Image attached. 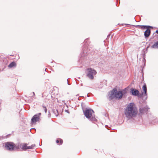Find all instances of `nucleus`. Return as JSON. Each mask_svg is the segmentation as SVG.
<instances>
[{"label":"nucleus","instance_id":"nucleus-1","mask_svg":"<svg viewBox=\"0 0 158 158\" xmlns=\"http://www.w3.org/2000/svg\"><path fill=\"white\" fill-rule=\"evenodd\" d=\"M137 113V109L133 102H131L128 104L124 111L125 114L128 119L135 118Z\"/></svg>","mask_w":158,"mask_h":158},{"label":"nucleus","instance_id":"nucleus-2","mask_svg":"<svg viewBox=\"0 0 158 158\" xmlns=\"http://www.w3.org/2000/svg\"><path fill=\"white\" fill-rule=\"evenodd\" d=\"M127 93V89L125 88L122 90L118 91L116 88H114L109 93V99L110 100L114 98L121 99L123 97H124Z\"/></svg>","mask_w":158,"mask_h":158},{"label":"nucleus","instance_id":"nucleus-3","mask_svg":"<svg viewBox=\"0 0 158 158\" xmlns=\"http://www.w3.org/2000/svg\"><path fill=\"white\" fill-rule=\"evenodd\" d=\"M84 115L85 117L89 120L91 121H96L97 119L95 118V115L93 113H94V110L89 109L86 108L85 111L83 110Z\"/></svg>","mask_w":158,"mask_h":158},{"label":"nucleus","instance_id":"nucleus-4","mask_svg":"<svg viewBox=\"0 0 158 158\" xmlns=\"http://www.w3.org/2000/svg\"><path fill=\"white\" fill-rule=\"evenodd\" d=\"M90 43L89 39H86L84 42V46L82 48L83 53L81 54V56H86L88 54V49L89 45Z\"/></svg>","mask_w":158,"mask_h":158},{"label":"nucleus","instance_id":"nucleus-5","mask_svg":"<svg viewBox=\"0 0 158 158\" xmlns=\"http://www.w3.org/2000/svg\"><path fill=\"white\" fill-rule=\"evenodd\" d=\"M5 148L7 150L14 151L15 148V144L12 142H8L4 143Z\"/></svg>","mask_w":158,"mask_h":158},{"label":"nucleus","instance_id":"nucleus-6","mask_svg":"<svg viewBox=\"0 0 158 158\" xmlns=\"http://www.w3.org/2000/svg\"><path fill=\"white\" fill-rule=\"evenodd\" d=\"M87 73V77L90 79H94V76L97 73L96 71L91 68L88 69Z\"/></svg>","mask_w":158,"mask_h":158},{"label":"nucleus","instance_id":"nucleus-7","mask_svg":"<svg viewBox=\"0 0 158 158\" xmlns=\"http://www.w3.org/2000/svg\"><path fill=\"white\" fill-rule=\"evenodd\" d=\"M40 120V118L36 115H35L31 118V123L32 124L36 123L37 122L39 121Z\"/></svg>","mask_w":158,"mask_h":158},{"label":"nucleus","instance_id":"nucleus-8","mask_svg":"<svg viewBox=\"0 0 158 158\" xmlns=\"http://www.w3.org/2000/svg\"><path fill=\"white\" fill-rule=\"evenodd\" d=\"M130 93L133 96H136L138 95L139 91L135 88H131L130 89Z\"/></svg>","mask_w":158,"mask_h":158},{"label":"nucleus","instance_id":"nucleus-9","mask_svg":"<svg viewBox=\"0 0 158 158\" xmlns=\"http://www.w3.org/2000/svg\"><path fill=\"white\" fill-rule=\"evenodd\" d=\"M133 26H134L136 28H139V29H144L147 28H152L153 27L151 26H148V25H133Z\"/></svg>","mask_w":158,"mask_h":158},{"label":"nucleus","instance_id":"nucleus-10","mask_svg":"<svg viewBox=\"0 0 158 158\" xmlns=\"http://www.w3.org/2000/svg\"><path fill=\"white\" fill-rule=\"evenodd\" d=\"M146 31L144 32V36L145 38H147L149 37L150 36L151 33V30L148 28H147Z\"/></svg>","mask_w":158,"mask_h":158},{"label":"nucleus","instance_id":"nucleus-11","mask_svg":"<svg viewBox=\"0 0 158 158\" xmlns=\"http://www.w3.org/2000/svg\"><path fill=\"white\" fill-rule=\"evenodd\" d=\"M149 109L147 106L140 107L139 108L140 113L141 114L146 113Z\"/></svg>","mask_w":158,"mask_h":158},{"label":"nucleus","instance_id":"nucleus-12","mask_svg":"<svg viewBox=\"0 0 158 158\" xmlns=\"http://www.w3.org/2000/svg\"><path fill=\"white\" fill-rule=\"evenodd\" d=\"M147 94H144L143 92H142V93H141V94L139 93V92L138 95H137V96H138L139 98H142V97H144V96H146V97L144 100H145L147 98Z\"/></svg>","mask_w":158,"mask_h":158},{"label":"nucleus","instance_id":"nucleus-13","mask_svg":"<svg viewBox=\"0 0 158 158\" xmlns=\"http://www.w3.org/2000/svg\"><path fill=\"white\" fill-rule=\"evenodd\" d=\"M16 66V64L14 61H13L10 64L8 65V67L10 68L15 67Z\"/></svg>","mask_w":158,"mask_h":158},{"label":"nucleus","instance_id":"nucleus-14","mask_svg":"<svg viewBox=\"0 0 158 158\" xmlns=\"http://www.w3.org/2000/svg\"><path fill=\"white\" fill-rule=\"evenodd\" d=\"M29 148H30V147H28V146H27V144L26 143H24L22 145L21 148L24 151H26Z\"/></svg>","mask_w":158,"mask_h":158},{"label":"nucleus","instance_id":"nucleus-15","mask_svg":"<svg viewBox=\"0 0 158 158\" xmlns=\"http://www.w3.org/2000/svg\"><path fill=\"white\" fill-rule=\"evenodd\" d=\"M142 89L143 90V92L144 94L147 95V88L146 84L144 83V85L142 87Z\"/></svg>","mask_w":158,"mask_h":158},{"label":"nucleus","instance_id":"nucleus-16","mask_svg":"<svg viewBox=\"0 0 158 158\" xmlns=\"http://www.w3.org/2000/svg\"><path fill=\"white\" fill-rule=\"evenodd\" d=\"M151 48H152L158 49V41L156 42Z\"/></svg>","mask_w":158,"mask_h":158},{"label":"nucleus","instance_id":"nucleus-17","mask_svg":"<svg viewBox=\"0 0 158 158\" xmlns=\"http://www.w3.org/2000/svg\"><path fill=\"white\" fill-rule=\"evenodd\" d=\"M56 143L59 145H61L63 142V140L60 138L58 139L56 141Z\"/></svg>","mask_w":158,"mask_h":158},{"label":"nucleus","instance_id":"nucleus-18","mask_svg":"<svg viewBox=\"0 0 158 158\" xmlns=\"http://www.w3.org/2000/svg\"><path fill=\"white\" fill-rule=\"evenodd\" d=\"M52 111L56 117L59 114L58 110L57 109H54L52 110Z\"/></svg>","mask_w":158,"mask_h":158},{"label":"nucleus","instance_id":"nucleus-19","mask_svg":"<svg viewBox=\"0 0 158 158\" xmlns=\"http://www.w3.org/2000/svg\"><path fill=\"white\" fill-rule=\"evenodd\" d=\"M157 123H158V118H154V120L150 122V124H155Z\"/></svg>","mask_w":158,"mask_h":158},{"label":"nucleus","instance_id":"nucleus-20","mask_svg":"<svg viewBox=\"0 0 158 158\" xmlns=\"http://www.w3.org/2000/svg\"><path fill=\"white\" fill-rule=\"evenodd\" d=\"M42 107L43 108V110H44L46 114L47 112V109L45 106L44 104L42 105Z\"/></svg>","mask_w":158,"mask_h":158},{"label":"nucleus","instance_id":"nucleus-21","mask_svg":"<svg viewBox=\"0 0 158 158\" xmlns=\"http://www.w3.org/2000/svg\"><path fill=\"white\" fill-rule=\"evenodd\" d=\"M35 146V144H32L30 146H28V147H30V148H28V149H33L34 147Z\"/></svg>","mask_w":158,"mask_h":158},{"label":"nucleus","instance_id":"nucleus-22","mask_svg":"<svg viewBox=\"0 0 158 158\" xmlns=\"http://www.w3.org/2000/svg\"><path fill=\"white\" fill-rule=\"evenodd\" d=\"M120 0H117L116 2V5L117 6H119V4L120 3Z\"/></svg>","mask_w":158,"mask_h":158},{"label":"nucleus","instance_id":"nucleus-23","mask_svg":"<svg viewBox=\"0 0 158 158\" xmlns=\"http://www.w3.org/2000/svg\"><path fill=\"white\" fill-rule=\"evenodd\" d=\"M15 148L17 149V151L19 150V146H15Z\"/></svg>","mask_w":158,"mask_h":158},{"label":"nucleus","instance_id":"nucleus-24","mask_svg":"<svg viewBox=\"0 0 158 158\" xmlns=\"http://www.w3.org/2000/svg\"><path fill=\"white\" fill-rule=\"evenodd\" d=\"M149 46H150V45H149L146 48V50H145V51H146L145 53H147V52H148V48L149 47ZM144 53H145V51L144 52Z\"/></svg>","mask_w":158,"mask_h":158},{"label":"nucleus","instance_id":"nucleus-25","mask_svg":"<svg viewBox=\"0 0 158 158\" xmlns=\"http://www.w3.org/2000/svg\"><path fill=\"white\" fill-rule=\"evenodd\" d=\"M41 113H39L38 114H36L35 115H36L37 116H38V117H40V116L41 115Z\"/></svg>","mask_w":158,"mask_h":158},{"label":"nucleus","instance_id":"nucleus-26","mask_svg":"<svg viewBox=\"0 0 158 158\" xmlns=\"http://www.w3.org/2000/svg\"><path fill=\"white\" fill-rule=\"evenodd\" d=\"M143 61L144 62V66H145V61H146V60H145V58L144 57Z\"/></svg>","mask_w":158,"mask_h":158},{"label":"nucleus","instance_id":"nucleus-27","mask_svg":"<svg viewBox=\"0 0 158 158\" xmlns=\"http://www.w3.org/2000/svg\"><path fill=\"white\" fill-rule=\"evenodd\" d=\"M32 93L33 94V95L32 96V97H33L35 99V94L34 92H32Z\"/></svg>","mask_w":158,"mask_h":158},{"label":"nucleus","instance_id":"nucleus-28","mask_svg":"<svg viewBox=\"0 0 158 158\" xmlns=\"http://www.w3.org/2000/svg\"><path fill=\"white\" fill-rule=\"evenodd\" d=\"M92 94L91 93H89L87 94V97H90V94Z\"/></svg>","mask_w":158,"mask_h":158},{"label":"nucleus","instance_id":"nucleus-29","mask_svg":"<svg viewBox=\"0 0 158 158\" xmlns=\"http://www.w3.org/2000/svg\"><path fill=\"white\" fill-rule=\"evenodd\" d=\"M48 113H49V114H48V116L49 118H50V117H51V114L50 113V111H48Z\"/></svg>","mask_w":158,"mask_h":158},{"label":"nucleus","instance_id":"nucleus-30","mask_svg":"<svg viewBox=\"0 0 158 158\" xmlns=\"http://www.w3.org/2000/svg\"><path fill=\"white\" fill-rule=\"evenodd\" d=\"M155 33H157L158 34V29L156 30L155 31Z\"/></svg>","mask_w":158,"mask_h":158},{"label":"nucleus","instance_id":"nucleus-31","mask_svg":"<svg viewBox=\"0 0 158 158\" xmlns=\"http://www.w3.org/2000/svg\"><path fill=\"white\" fill-rule=\"evenodd\" d=\"M65 111L66 112H67L69 113V112L68 110H65Z\"/></svg>","mask_w":158,"mask_h":158},{"label":"nucleus","instance_id":"nucleus-32","mask_svg":"<svg viewBox=\"0 0 158 158\" xmlns=\"http://www.w3.org/2000/svg\"><path fill=\"white\" fill-rule=\"evenodd\" d=\"M67 84H68V85H70V84H69V82H68V79H67Z\"/></svg>","mask_w":158,"mask_h":158},{"label":"nucleus","instance_id":"nucleus-33","mask_svg":"<svg viewBox=\"0 0 158 158\" xmlns=\"http://www.w3.org/2000/svg\"><path fill=\"white\" fill-rule=\"evenodd\" d=\"M76 82L77 84H78V82L77 81H76Z\"/></svg>","mask_w":158,"mask_h":158},{"label":"nucleus","instance_id":"nucleus-34","mask_svg":"<svg viewBox=\"0 0 158 158\" xmlns=\"http://www.w3.org/2000/svg\"><path fill=\"white\" fill-rule=\"evenodd\" d=\"M125 25H130V24H125Z\"/></svg>","mask_w":158,"mask_h":158},{"label":"nucleus","instance_id":"nucleus-35","mask_svg":"<svg viewBox=\"0 0 158 158\" xmlns=\"http://www.w3.org/2000/svg\"><path fill=\"white\" fill-rule=\"evenodd\" d=\"M1 137H0V140H1Z\"/></svg>","mask_w":158,"mask_h":158},{"label":"nucleus","instance_id":"nucleus-36","mask_svg":"<svg viewBox=\"0 0 158 158\" xmlns=\"http://www.w3.org/2000/svg\"><path fill=\"white\" fill-rule=\"evenodd\" d=\"M46 69H46H46H45V71H46Z\"/></svg>","mask_w":158,"mask_h":158},{"label":"nucleus","instance_id":"nucleus-37","mask_svg":"<svg viewBox=\"0 0 158 158\" xmlns=\"http://www.w3.org/2000/svg\"><path fill=\"white\" fill-rule=\"evenodd\" d=\"M10 134H9L8 135H10ZM8 136V135H7L6 136L7 137V136Z\"/></svg>","mask_w":158,"mask_h":158},{"label":"nucleus","instance_id":"nucleus-38","mask_svg":"<svg viewBox=\"0 0 158 158\" xmlns=\"http://www.w3.org/2000/svg\"><path fill=\"white\" fill-rule=\"evenodd\" d=\"M110 34H109V35H108V36H110Z\"/></svg>","mask_w":158,"mask_h":158},{"label":"nucleus","instance_id":"nucleus-39","mask_svg":"<svg viewBox=\"0 0 158 158\" xmlns=\"http://www.w3.org/2000/svg\"><path fill=\"white\" fill-rule=\"evenodd\" d=\"M81 86H82V84H81Z\"/></svg>","mask_w":158,"mask_h":158},{"label":"nucleus","instance_id":"nucleus-40","mask_svg":"<svg viewBox=\"0 0 158 158\" xmlns=\"http://www.w3.org/2000/svg\"><path fill=\"white\" fill-rule=\"evenodd\" d=\"M134 19L136 21L135 18H134Z\"/></svg>","mask_w":158,"mask_h":158}]
</instances>
